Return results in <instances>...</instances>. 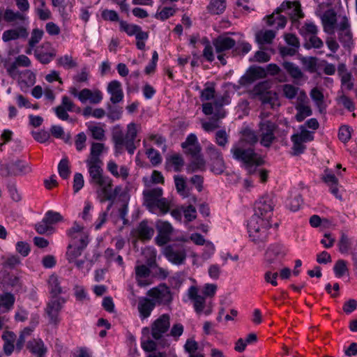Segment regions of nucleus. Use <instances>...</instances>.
Instances as JSON below:
<instances>
[{"mask_svg":"<svg viewBox=\"0 0 357 357\" xmlns=\"http://www.w3.org/2000/svg\"><path fill=\"white\" fill-rule=\"evenodd\" d=\"M273 208L274 202L271 196L264 195L256 202L255 213L252 216L271 221Z\"/></svg>","mask_w":357,"mask_h":357,"instance_id":"obj_10","label":"nucleus"},{"mask_svg":"<svg viewBox=\"0 0 357 357\" xmlns=\"http://www.w3.org/2000/svg\"><path fill=\"white\" fill-rule=\"evenodd\" d=\"M155 228L158 231V234L155 238L157 245L162 246L167 244L170 241L174 231L172 225L167 221L159 220L155 223Z\"/></svg>","mask_w":357,"mask_h":357,"instance_id":"obj_16","label":"nucleus"},{"mask_svg":"<svg viewBox=\"0 0 357 357\" xmlns=\"http://www.w3.org/2000/svg\"><path fill=\"white\" fill-rule=\"evenodd\" d=\"M139 127L136 123H130L127 126L126 133L119 127L114 128L112 132V141L116 153H122L124 148L130 155L135 153L140 142V139H137Z\"/></svg>","mask_w":357,"mask_h":357,"instance_id":"obj_3","label":"nucleus"},{"mask_svg":"<svg viewBox=\"0 0 357 357\" xmlns=\"http://www.w3.org/2000/svg\"><path fill=\"white\" fill-rule=\"evenodd\" d=\"M155 306V303L153 301L145 297L140 298L137 305L140 318L142 319L148 318Z\"/></svg>","mask_w":357,"mask_h":357,"instance_id":"obj_26","label":"nucleus"},{"mask_svg":"<svg viewBox=\"0 0 357 357\" xmlns=\"http://www.w3.org/2000/svg\"><path fill=\"white\" fill-rule=\"evenodd\" d=\"M352 131H353V129L349 126H348V125L341 126L340 127L339 131H338L339 139L344 144H346L347 142H349L350 140V139L351 137V132Z\"/></svg>","mask_w":357,"mask_h":357,"instance_id":"obj_52","label":"nucleus"},{"mask_svg":"<svg viewBox=\"0 0 357 357\" xmlns=\"http://www.w3.org/2000/svg\"><path fill=\"white\" fill-rule=\"evenodd\" d=\"M136 38V46L137 49L143 50L145 48V41L149 38V33L143 31L141 26L135 34Z\"/></svg>","mask_w":357,"mask_h":357,"instance_id":"obj_53","label":"nucleus"},{"mask_svg":"<svg viewBox=\"0 0 357 357\" xmlns=\"http://www.w3.org/2000/svg\"><path fill=\"white\" fill-rule=\"evenodd\" d=\"M92 185L96 189L98 197L101 202L113 200L117 196L127 198V193L120 186L112 189L111 180H91Z\"/></svg>","mask_w":357,"mask_h":357,"instance_id":"obj_6","label":"nucleus"},{"mask_svg":"<svg viewBox=\"0 0 357 357\" xmlns=\"http://www.w3.org/2000/svg\"><path fill=\"white\" fill-rule=\"evenodd\" d=\"M213 44L218 54V59L222 65H225L227 61L225 58L226 55L225 52L235 47V40L227 36H220L213 40Z\"/></svg>","mask_w":357,"mask_h":357,"instance_id":"obj_13","label":"nucleus"},{"mask_svg":"<svg viewBox=\"0 0 357 357\" xmlns=\"http://www.w3.org/2000/svg\"><path fill=\"white\" fill-rule=\"evenodd\" d=\"M43 31L39 29H34L32 31L31 38L29 40V45L31 48L34 47L42 39Z\"/></svg>","mask_w":357,"mask_h":357,"instance_id":"obj_62","label":"nucleus"},{"mask_svg":"<svg viewBox=\"0 0 357 357\" xmlns=\"http://www.w3.org/2000/svg\"><path fill=\"white\" fill-rule=\"evenodd\" d=\"M2 259H3V261L2 263V267L3 268V271L2 273L1 282L6 283V284H10L13 285L14 283L10 282V279H9L10 275L6 269V268H9V269L15 268L20 263V258L17 256L11 255L6 258L2 257Z\"/></svg>","mask_w":357,"mask_h":357,"instance_id":"obj_22","label":"nucleus"},{"mask_svg":"<svg viewBox=\"0 0 357 357\" xmlns=\"http://www.w3.org/2000/svg\"><path fill=\"white\" fill-rule=\"evenodd\" d=\"M177 192L183 198L190 196V190L192 189V185L195 184V180H175Z\"/></svg>","mask_w":357,"mask_h":357,"instance_id":"obj_34","label":"nucleus"},{"mask_svg":"<svg viewBox=\"0 0 357 357\" xmlns=\"http://www.w3.org/2000/svg\"><path fill=\"white\" fill-rule=\"evenodd\" d=\"M165 255L172 263L180 265L183 264L186 258V252L183 247L168 246L165 250Z\"/></svg>","mask_w":357,"mask_h":357,"instance_id":"obj_20","label":"nucleus"},{"mask_svg":"<svg viewBox=\"0 0 357 357\" xmlns=\"http://www.w3.org/2000/svg\"><path fill=\"white\" fill-rule=\"evenodd\" d=\"M184 165V161L181 156L178 154L172 155L167 161V167L169 169L178 172Z\"/></svg>","mask_w":357,"mask_h":357,"instance_id":"obj_44","label":"nucleus"},{"mask_svg":"<svg viewBox=\"0 0 357 357\" xmlns=\"http://www.w3.org/2000/svg\"><path fill=\"white\" fill-rule=\"evenodd\" d=\"M107 169L110 174L116 178H127L129 175V170L127 166L119 165L113 160H109L107 164Z\"/></svg>","mask_w":357,"mask_h":357,"instance_id":"obj_29","label":"nucleus"},{"mask_svg":"<svg viewBox=\"0 0 357 357\" xmlns=\"http://www.w3.org/2000/svg\"><path fill=\"white\" fill-rule=\"evenodd\" d=\"M47 283L52 296H59V295L63 292L59 277L56 275H51L49 277Z\"/></svg>","mask_w":357,"mask_h":357,"instance_id":"obj_38","label":"nucleus"},{"mask_svg":"<svg viewBox=\"0 0 357 357\" xmlns=\"http://www.w3.org/2000/svg\"><path fill=\"white\" fill-rule=\"evenodd\" d=\"M153 165H157L162 161V158L159 152L153 148L149 149L146 152Z\"/></svg>","mask_w":357,"mask_h":357,"instance_id":"obj_64","label":"nucleus"},{"mask_svg":"<svg viewBox=\"0 0 357 357\" xmlns=\"http://www.w3.org/2000/svg\"><path fill=\"white\" fill-rule=\"evenodd\" d=\"M228 104L225 97L218 98L214 102H205L202 104V111L206 115L213 114V116L208 121L202 123V128L206 132H212L220 127L219 120L223 119L226 115L225 110L222 107Z\"/></svg>","mask_w":357,"mask_h":357,"instance_id":"obj_4","label":"nucleus"},{"mask_svg":"<svg viewBox=\"0 0 357 357\" xmlns=\"http://www.w3.org/2000/svg\"><path fill=\"white\" fill-rule=\"evenodd\" d=\"M285 12L292 21H297L304 17L299 1H284L277 8V13Z\"/></svg>","mask_w":357,"mask_h":357,"instance_id":"obj_18","label":"nucleus"},{"mask_svg":"<svg viewBox=\"0 0 357 357\" xmlns=\"http://www.w3.org/2000/svg\"><path fill=\"white\" fill-rule=\"evenodd\" d=\"M297 114L295 116L296 119L298 122L303 121L306 117L312 114V110L310 107L305 105H298L296 107Z\"/></svg>","mask_w":357,"mask_h":357,"instance_id":"obj_50","label":"nucleus"},{"mask_svg":"<svg viewBox=\"0 0 357 357\" xmlns=\"http://www.w3.org/2000/svg\"><path fill=\"white\" fill-rule=\"evenodd\" d=\"M282 67L294 79H301L303 76V74L300 68L292 62L284 61L282 63Z\"/></svg>","mask_w":357,"mask_h":357,"instance_id":"obj_39","label":"nucleus"},{"mask_svg":"<svg viewBox=\"0 0 357 357\" xmlns=\"http://www.w3.org/2000/svg\"><path fill=\"white\" fill-rule=\"evenodd\" d=\"M272 227L271 221L252 216L248 223L249 237L256 244L264 243L267 239L268 229Z\"/></svg>","mask_w":357,"mask_h":357,"instance_id":"obj_5","label":"nucleus"},{"mask_svg":"<svg viewBox=\"0 0 357 357\" xmlns=\"http://www.w3.org/2000/svg\"><path fill=\"white\" fill-rule=\"evenodd\" d=\"M29 36L27 29L24 26H18L15 29H11L5 31L2 34V40L7 43L10 40H15L18 38H26Z\"/></svg>","mask_w":357,"mask_h":357,"instance_id":"obj_25","label":"nucleus"},{"mask_svg":"<svg viewBox=\"0 0 357 357\" xmlns=\"http://www.w3.org/2000/svg\"><path fill=\"white\" fill-rule=\"evenodd\" d=\"M143 195L144 197L145 206H151L153 204L154 201L158 200L161 198L162 190L160 188L146 189L144 190Z\"/></svg>","mask_w":357,"mask_h":357,"instance_id":"obj_31","label":"nucleus"},{"mask_svg":"<svg viewBox=\"0 0 357 357\" xmlns=\"http://www.w3.org/2000/svg\"><path fill=\"white\" fill-rule=\"evenodd\" d=\"M107 92L111 95L110 101L113 104H117L123 100V92L120 82L111 81L107 86Z\"/></svg>","mask_w":357,"mask_h":357,"instance_id":"obj_23","label":"nucleus"},{"mask_svg":"<svg viewBox=\"0 0 357 357\" xmlns=\"http://www.w3.org/2000/svg\"><path fill=\"white\" fill-rule=\"evenodd\" d=\"M280 13H278L276 9L275 13L268 15L266 17L267 24L268 26H275L277 29L284 28L287 24V18L280 15Z\"/></svg>","mask_w":357,"mask_h":357,"instance_id":"obj_32","label":"nucleus"},{"mask_svg":"<svg viewBox=\"0 0 357 357\" xmlns=\"http://www.w3.org/2000/svg\"><path fill=\"white\" fill-rule=\"evenodd\" d=\"M105 150H107V149L103 144L96 142L92 143L90 156L87 160H100L99 156Z\"/></svg>","mask_w":357,"mask_h":357,"instance_id":"obj_49","label":"nucleus"},{"mask_svg":"<svg viewBox=\"0 0 357 357\" xmlns=\"http://www.w3.org/2000/svg\"><path fill=\"white\" fill-rule=\"evenodd\" d=\"M258 135L260 144L264 147H269L275 140V132L277 125L269 121L262 119L259 123Z\"/></svg>","mask_w":357,"mask_h":357,"instance_id":"obj_9","label":"nucleus"},{"mask_svg":"<svg viewBox=\"0 0 357 357\" xmlns=\"http://www.w3.org/2000/svg\"><path fill=\"white\" fill-rule=\"evenodd\" d=\"M291 140L293 142L292 151L294 155H299L305 151L306 146L304 142L300 139L298 135L294 134L291 137Z\"/></svg>","mask_w":357,"mask_h":357,"instance_id":"obj_54","label":"nucleus"},{"mask_svg":"<svg viewBox=\"0 0 357 357\" xmlns=\"http://www.w3.org/2000/svg\"><path fill=\"white\" fill-rule=\"evenodd\" d=\"M260 100L263 105H269L271 108L279 106L278 96L275 92L267 91L263 93L260 96Z\"/></svg>","mask_w":357,"mask_h":357,"instance_id":"obj_42","label":"nucleus"},{"mask_svg":"<svg viewBox=\"0 0 357 357\" xmlns=\"http://www.w3.org/2000/svg\"><path fill=\"white\" fill-rule=\"evenodd\" d=\"M300 137L304 143L311 142L314 139V132L307 130L305 126H300V133L294 134Z\"/></svg>","mask_w":357,"mask_h":357,"instance_id":"obj_61","label":"nucleus"},{"mask_svg":"<svg viewBox=\"0 0 357 357\" xmlns=\"http://www.w3.org/2000/svg\"><path fill=\"white\" fill-rule=\"evenodd\" d=\"M35 56L41 63L47 64L56 56V52L52 50L50 52H43L36 50Z\"/></svg>","mask_w":357,"mask_h":357,"instance_id":"obj_51","label":"nucleus"},{"mask_svg":"<svg viewBox=\"0 0 357 357\" xmlns=\"http://www.w3.org/2000/svg\"><path fill=\"white\" fill-rule=\"evenodd\" d=\"M205 160L202 155L192 158V161L188 167V171L192 172L203 171L205 169Z\"/></svg>","mask_w":357,"mask_h":357,"instance_id":"obj_47","label":"nucleus"},{"mask_svg":"<svg viewBox=\"0 0 357 357\" xmlns=\"http://www.w3.org/2000/svg\"><path fill=\"white\" fill-rule=\"evenodd\" d=\"M334 0H323L317 10V14L322 21L326 32L333 33L335 31V10L333 7Z\"/></svg>","mask_w":357,"mask_h":357,"instance_id":"obj_7","label":"nucleus"},{"mask_svg":"<svg viewBox=\"0 0 357 357\" xmlns=\"http://www.w3.org/2000/svg\"><path fill=\"white\" fill-rule=\"evenodd\" d=\"M206 151L212 162L223 158L221 151L213 144L208 145Z\"/></svg>","mask_w":357,"mask_h":357,"instance_id":"obj_58","label":"nucleus"},{"mask_svg":"<svg viewBox=\"0 0 357 357\" xmlns=\"http://www.w3.org/2000/svg\"><path fill=\"white\" fill-rule=\"evenodd\" d=\"M337 73L341 82V90L339 93H344V90H352L354 86V78L351 73L347 68L345 64L340 63L338 65Z\"/></svg>","mask_w":357,"mask_h":357,"instance_id":"obj_19","label":"nucleus"},{"mask_svg":"<svg viewBox=\"0 0 357 357\" xmlns=\"http://www.w3.org/2000/svg\"><path fill=\"white\" fill-rule=\"evenodd\" d=\"M170 328V317L164 314L156 319L151 324V335L155 340L162 339Z\"/></svg>","mask_w":357,"mask_h":357,"instance_id":"obj_15","label":"nucleus"},{"mask_svg":"<svg viewBox=\"0 0 357 357\" xmlns=\"http://www.w3.org/2000/svg\"><path fill=\"white\" fill-rule=\"evenodd\" d=\"M26 349L36 357H44L47 349L40 338H34L27 342Z\"/></svg>","mask_w":357,"mask_h":357,"instance_id":"obj_24","label":"nucleus"},{"mask_svg":"<svg viewBox=\"0 0 357 357\" xmlns=\"http://www.w3.org/2000/svg\"><path fill=\"white\" fill-rule=\"evenodd\" d=\"M202 44L204 45L203 51L204 57L209 62H212L215 59L213 47L211 46L209 40L204 38L202 40Z\"/></svg>","mask_w":357,"mask_h":357,"instance_id":"obj_55","label":"nucleus"},{"mask_svg":"<svg viewBox=\"0 0 357 357\" xmlns=\"http://www.w3.org/2000/svg\"><path fill=\"white\" fill-rule=\"evenodd\" d=\"M2 339L4 342L3 349L6 355L10 356L15 349L14 342L15 340V335L13 332H7L2 335Z\"/></svg>","mask_w":357,"mask_h":357,"instance_id":"obj_36","label":"nucleus"},{"mask_svg":"<svg viewBox=\"0 0 357 357\" xmlns=\"http://www.w3.org/2000/svg\"><path fill=\"white\" fill-rule=\"evenodd\" d=\"M86 163L91 178H102L103 169L101 160H86Z\"/></svg>","mask_w":357,"mask_h":357,"instance_id":"obj_30","label":"nucleus"},{"mask_svg":"<svg viewBox=\"0 0 357 357\" xmlns=\"http://www.w3.org/2000/svg\"><path fill=\"white\" fill-rule=\"evenodd\" d=\"M215 142L223 148L227 146L229 142V135L225 130H220L215 132Z\"/></svg>","mask_w":357,"mask_h":357,"instance_id":"obj_59","label":"nucleus"},{"mask_svg":"<svg viewBox=\"0 0 357 357\" xmlns=\"http://www.w3.org/2000/svg\"><path fill=\"white\" fill-rule=\"evenodd\" d=\"M336 29H338L339 40L346 47L352 45V34L348 19L345 15L336 14Z\"/></svg>","mask_w":357,"mask_h":357,"instance_id":"obj_12","label":"nucleus"},{"mask_svg":"<svg viewBox=\"0 0 357 357\" xmlns=\"http://www.w3.org/2000/svg\"><path fill=\"white\" fill-rule=\"evenodd\" d=\"M153 202L151 206H146L151 212L155 213L156 209H159L162 214H165L169 211V204L165 198H160Z\"/></svg>","mask_w":357,"mask_h":357,"instance_id":"obj_40","label":"nucleus"},{"mask_svg":"<svg viewBox=\"0 0 357 357\" xmlns=\"http://www.w3.org/2000/svg\"><path fill=\"white\" fill-rule=\"evenodd\" d=\"M148 296L152 298L155 303L167 304L172 301V296L169 288L165 284H161L148 291Z\"/></svg>","mask_w":357,"mask_h":357,"instance_id":"obj_17","label":"nucleus"},{"mask_svg":"<svg viewBox=\"0 0 357 357\" xmlns=\"http://www.w3.org/2000/svg\"><path fill=\"white\" fill-rule=\"evenodd\" d=\"M349 275L347 262L343 259H339L336 261V278H341Z\"/></svg>","mask_w":357,"mask_h":357,"instance_id":"obj_60","label":"nucleus"},{"mask_svg":"<svg viewBox=\"0 0 357 357\" xmlns=\"http://www.w3.org/2000/svg\"><path fill=\"white\" fill-rule=\"evenodd\" d=\"M227 8V0H210L206 10L211 15H221Z\"/></svg>","mask_w":357,"mask_h":357,"instance_id":"obj_33","label":"nucleus"},{"mask_svg":"<svg viewBox=\"0 0 357 357\" xmlns=\"http://www.w3.org/2000/svg\"><path fill=\"white\" fill-rule=\"evenodd\" d=\"M222 96H220L222 98ZM219 98V96H215V90L214 85L212 83L207 82L205 84L204 89L201 91L200 99L201 101L205 102L208 100H213L212 103L214 100Z\"/></svg>","mask_w":357,"mask_h":357,"instance_id":"obj_37","label":"nucleus"},{"mask_svg":"<svg viewBox=\"0 0 357 357\" xmlns=\"http://www.w3.org/2000/svg\"><path fill=\"white\" fill-rule=\"evenodd\" d=\"M3 19L7 22H13L17 20L25 21L26 20V17L25 15L20 12H14L13 10L7 8L4 12Z\"/></svg>","mask_w":357,"mask_h":357,"instance_id":"obj_48","label":"nucleus"},{"mask_svg":"<svg viewBox=\"0 0 357 357\" xmlns=\"http://www.w3.org/2000/svg\"><path fill=\"white\" fill-rule=\"evenodd\" d=\"M154 229L146 220H142L132 231L134 236L142 241H149L154 234Z\"/></svg>","mask_w":357,"mask_h":357,"instance_id":"obj_21","label":"nucleus"},{"mask_svg":"<svg viewBox=\"0 0 357 357\" xmlns=\"http://www.w3.org/2000/svg\"><path fill=\"white\" fill-rule=\"evenodd\" d=\"M310 97L319 108H321L324 102V94L318 88L311 90Z\"/></svg>","mask_w":357,"mask_h":357,"instance_id":"obj_63","label":"nucleus"},{"mask_svg":"<svg viewBox=\"0 0 357 357\" xmlns=\"http://www.w3.org/2000/svg\"><path fill=\"white\" fill-rule=\"evenodd\" d=\"M150 269L145 265H139L135 267V278L140 287L150 284Z\"/></svg>","mask_w":357,"mask_h":357,"instance_id":"obj_28","label":"nucleus"},{"mask_svg":"<svg viewBox=\"0 0 357 357\" xmlns=\"http://www.w3.org/2000/svg\"><path fill=\"white\" fill-rule=\"evenodd\" d=\"M275 37V33L272 30L261 31L256 36L257 42L262 45L271 43Z\"/></svg>","mask_w":357,"mask_h":357,"instance_id":"obj_46","label":"nucleus"},{"mask_svg":"<svg viewBox=\"0 0 357 357\" xmlns=\"http://www.w3.org/2000/svg\"><path fill=\"white\" fill-rule=\"evenodd\" d=\"M299 32L305 39H307L310 36L317 35L318 28L313 22H305L300 29Z\"/></svg>","mask_w":357,"mask_h":357,"instance_id":"obj_45","label":"nucleus"},{"mask_svg":"<svg viewBox=\"0 0 357 357\" xmlns=\"http://www.w3.org/2000/svg\"><path fill=\"white\" fill-rule=\"evenodd\" d=\"M31 172V168L25 162L17 160L9 165H1L0 172L2 176H23Z\"/></svg>","mask_w":357,"mask_h":357,"instance_id":"obj_14","label":"nucleus"},{"mask_svg":"<svg viewBox=\"0 0 357 357\" xmlns=\"http://www.w3.org/2000/svg\"><path fill=\"white\" fill-rule=\"evenodd\" d=\"M120 30L126 32L128 36H135L136 32L139 30L140 27L138 25L133 24H128L126 21H120L119 22Z\"/></svg>","mask_w":357,"mask_h":357,"instance_id":"obj_56","label":"nucleus"},{"mask_svg":"<svg viewBox=\"0 0 357 357\" xmlns=\"http://www.w3.org/2000/svg\"><path fill=\"white\" fill-rule=\"evenodd\" d=\"M66 299L61 296H52L45 307V313L51 324L57 325L60 322L59 313L61 311Z\"/></svg>","mask_w":357,"mask_h":357,"instance_id":"obj_11","label":"nucleus"},{"mask_svg":"<svg viewBox=\"0 0 357 357\" xmlns=\"http://www.w3.org/2000/svg\"><path fill=\"white\" fill-rule=\"evenodd\" d=\"M230 152L234 160L242 163L250 176L267 178L268 172L259 167L264 160L252 147L245 146L242 141H238L233 144Z\"/></svg>","mask_w":357,"mask_h":357,"instance_id":"obj_2","label":"nucleus"},{"mask_svg":"<svg viewBox=\"0 0 357 357\" xmlns=\"http://www.w3.org/2000/svg\"><path fill=\"white\" fill-rule=\"evenodd\" d=\"M285 252L280 245H272L267 250L265 255V260L268 265L276 263L277 259L283 257Z\"/></svg>","mask_w":357,"mask_h":357,"instance_id":"obj_27","label":"nucleus"},{"mask_svg":"<svg viewBox=\"0 0 357 357\" xmlns=\"http://www.w3.org/2000/svg\"><path fill=\"white\" fill-rule=\"evenodd\" d=\"M58 65L63 66L66 69L75 68L77 66V62L73 60L70 55H64L58 59Z\"/></svg>","mask_w":357,"mask_h":357,"instance_id":"obj_57","label":"nucleus"},{"mask_svg":"<svg viewBox=\"0 0 357 357\" xmlns=\"http://www.w3.org/2000/svg\"><path fill=\"white\" fill-rule=\"evenodd\" d=\"M303 203L301 195L297 192H291V196L286 201V206L292 211H297Z\"/></svg>","mask_w":357,"mask_h":357,"instance_id":"obj_43","label":"nucleus"},{"mask_svg":"<svg viewBox=\"0 0 357 357\" xmlns=\"http://www.w3.org/2000/svg\"><path fill=\"white\" fill-rule=\"evenodd\" d=\"M67 235L70 241L66 252V259L69 263H73L81 271L88 273L91 268V263L86 264V271H84L86 261L78 259L89 243L88 231L84 227L75 222L73 227L67 231Z\"/></svg>","mask_w":357,"mask_h":357,"instance_id":"obj_1","label":"nucleus"},{"mask_svg":"<svg viewBox=\"0 0 357 357\" xmlns=\"http://www.w3.org/2000/svg\"><path fill=\"white\" fill-rule=\"evenodd\" d=\"M188 296L193 303L195 312L200 315L208 316L213 311L212 302L207 301V298L199 294V289L195 286H191L188 290Z\"/></svg>","mask_w":357,"mask_h":357,"instance_id":"obj_8","label":"nucleus"},{"mask_svg":"<svg viewBox=\"0 0 357 357\" xmlns=\"http://www.w3.org/2000/svg\"><path fill=\"white\" fill-rule=\"evenodd\" d=\"M338 250L339 251L343 254H349L351 245H352V241L351 238L348 235L347 232L345 231H340V236L338 241Z\"/></svg>","mask_w":357,"mask_h":357,"instance_id":"obj_35","label":"nucleus"},{"mask_svg":"<svg viewBox=\"0 0 357 357\" xmlns=\"http://www.w3.org/2000/svg\"><path fill=\"white\" fill-rule=\"evenodd\" d=\"M15 300V296L11 293L0 294V310L2 308L3 312L10 310L14 305Z\"/></svg>","mask_w":357,"mask_h":357,"instance_id":"obj_41","label":"nucleus"}]
</instances>
